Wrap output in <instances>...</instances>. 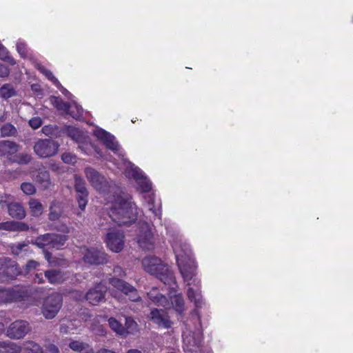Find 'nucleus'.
<instances>
[{
	"label": "nucleus",
	"mask_w": 353,
	"mask_h": 353,
	"mask_svg": "<svg viewBox=\"0 0 353 353\" xmlns=\"http://www.w3.org/2000/svg\"><path fill=\"white\" fill-rule=\"evenodd\" d=\"M68 136L74 141L79 143V148L85 154H89L94 150L99 157L108 161H112L118 168L123 170L125 175L129 179H133L137 183V188L143 192H149L152 190V183L147 178L142 170L134 164L128 161L124 158V152L121 148L118 142L115 141L114 136L101 128H97L94 130V134L100 140L107 148L111 150L119 158L114 161L112 159L104 157L97 148L92 145L87 134L74 127L68 128Z\"/></svg>",
	"instance_id": "1"
},
{
	"label": "nucleus",
	"mask_w": 353,
	"mask_h": 353,
	"mask_svg": "<svg viewBox=\"0 0 353 353\" xmlns=\"http://www.w3.org/2000/svg\"><path fill=\"white\" fill-rule=\"evenodd\" d=\"M176 263L180 273L186 283V294L189 301L196 308L204 305L201 290V281L196 277V265L192 256L189 245L181 239H176L172 243Z\"/></svg>",
	"instance_id": "2"
},
{
	"label": "nucleus",
	"mask_w": 353,
	"mask_h": 353,
	"mask_svg": "<svg viewBox=\"0 0 353 353\" xmlns=\"http://www.w3.org/2000/svg\"><path fill=\"white\" fill-rule=\"evenodd\" d=\"M105 210L110 218L119 225H130L142 215V211L137 208L132 196L125 192L110 196Z\"/></svg>",
	"instance_id": "3"
},
{
	"label": "nucleus",
	"mask_w": 353,
	"mask_h": 353,
	"mask_svg": "<svg viewBox=\"0 0 353 353\" xmlns=\"http://www.w3.org/2000/svg\"><path fill=\"white\" fill-rule=\"evenodd\" d=\"M141 264L146 272L155 276L165 285H172V289L176 286L172 270L160 258L155 256H147L142 259Z\"/></svg>",
	"instance_id": "4"
},
{
	"label": "nucleus",
	"mask_w": 353,
	"mask_h": 353,
	"mask_svg": "<svg viewBox=\"0 0 353 353\" xmlns=\"http://www.w3.org/2000/svg\"><path fill=\"white\" fill-rule=\"evenodd\" d=\"M170 288L169 296L170 301L160 294L157 288L152 289L148 293L149 299L155 304L163 307L165 309L173 308L176 313L182 316L184 311L185 310V302L181 294H175L177 285L172 289V285H168Z\"/></svg>",
	"instance_id": "5"
},
{
	"label": "nucleus",
	"mask_w": 353,
	"mask_h": 353,
	"mask_svg": "<svg viewBox=\"0 0 353 353\" xmlns=\"http://www.w3.org/2000/svg\"><path fill=\"white\" fill-rule=\"evenodd\" d=\"M136 240L139 246L143 250H152L155 247V237L152 227L145 221L138 223Z\"/></svg>",
	"instance_id": "6"
},
{
	"label": "nucleus",
	"mask_w": 353,
	"mask_h": 353,
	"mask_svg": "<svg viewBox=\"0 0 353 353\" xmlns=\"http://www.w3.org/2000/svg\"><path fill=\"white\" fill-rule=\"evenodd\" d=\"M85 174L90 185L99 193H109L114 188L115 185L112 181H108L92 168H86Z\"/></svg>",
	"instance_id": "7"
},
{
	"label": "nucleus",
	"mask_w": 353,
	"mask_h": 353,
	"mask_svg": "<svg viewBox=\"0 0 353 353\" xmlns=\"http://www.w3.org/2000/svg\"><path fill=\"white\" fill-rule=\"evenodd\" d=\"M202 340V334L199 329L192 331L188 325H185L183 331V349L186 352H193L199 350Z\"/></svg>",
	"instance_id": "8"
},
{
	"label": "nucleus",
	"mask_w": 353,
	"mask_h": 353,
	"mask_svg": "<svg viewBox=\"0 0 353 353\" xmlns=\"http://www.w3.org/2000/svg\"><path fill=\"white\" fill-rule=\"evenodd\" d=\"M62 296L59 293H53L48 296L43 301L41 312L44 317L52 319L58 314L62 306Z\"/></svg>",
	"instance_id": "9"
},
{
	"label": "nucleus",
	"mask_w": 353,
	"mask_h": 353,
	"mask_svg": "<svg viewBox=\"0 0 353 353\" xmlns=\"http://www.w3.org/2000/svg\"><path fill=\"white\" fill-rule=\"evenodd\" d=\"M66 240L67 237L65 235L46 234L37 237L34 241V244L38 248L42 249H59L60 247L64 245Z\"/></svg>",
	"instance_id": "10"
},
{
	"label": "nucleus",
	"mask_w": 353,
	"mask_h": 353,
	"mask_svg": "<svg viewBox=\"0 0 353 353\" xmlns=\"http://www.w3.org/2000/svg\"><path fill=\"white\" fill-rule=\"evenodd\" d=\"M50 101L58 110L69 114L71 117L76 119H80L83 115V109L75 102L68 104L63 102L60 98L51 97Z\"/></svg>",
	"instance_id": "11"
},
{
	"label": "nucleus",
	"mask_w": 353,
	"mask_h": 353,
	"mask_svg": "<svg viewBox=\"0 0 353 353\" xmlns=\"http://www.w3.org/2000/svg\"><path fill=\"white\" fill-rule=\"evenodd\" d=\"M80 252L83 254V260L90 264H103L107 263V254L103 248H80Z\"/></svg>",
	"instance_id": "12"
},
{
	"label": "nucleus",
	"mask_w": 353,
	"mask_h": 353,
	"mask_svg": "<svg viewBox=\"0 0 353 353\" xmlns=\"http://www.w3.org/2000/svg\"><path fill=\"white\" fill-rule=\"evenodd\" d=\"M105 243L110 250L119 253L124 248L125 236L119 230H110L106 234Z\"/></svg>",
	"instance_id": "13"
},
{
	"label": "nucleus",
	"mask_w": 353,
	"mask_h": 353,
	"mask_svg": "<svg viewBox=\"0 0 353 353\" xmlns=\"http://www.w3.org/2000/svg\"><path fill=\"white\" fill-rule=\"evenodd\" d=\"M59 145L51 139H41L35 143L34 151L41 158L49 157L57 154Z\"/></svg>",
	"instance_id": "14"
},
{
	"label": "nucleus",
	"mask_w": 353,
	"mask_h": 353,
	"mask_svg": "<svg viewBox=\"0 0 353 353\" xmlns=\"http://www.w3.org/2000/svg\"><path fill=\"white\" fill-rule=\"evenodd\" d=\"M0 281H5L18 275V266L6 257L0 258Z\"/></svg>",
	"instance_id": "15"
},
{
	"label": "nucleus",
	"mask_w": 353,
	"mask_h": 353,
	"mask_svg": "<svg viewBox=\"0 0 353 353\" xmlns=\"http://www.w3.org/2000/svg\"><path fill=\"white\" fill-rule=\"evenodd\" d=\"M110 283L113 288L122 293L127 295L128 294L129 299L131 301H137L140 299L137 290L123 280L114 276L110 279Z\"/></svg>",
	"instance_id": "16"
},
{
	"label": "nucleus",
	"mask_w": 353,
	"mask_h": 353,
	"mask_svg": "<svg viewBox=\"0 0 353 353\" xmlns=\"http://www.w3.org/2000/svg\"><path fill=\"white\" fill-rule=\"evenodd\" d=\"M26 297L25 291L21 288L0 290V303L19 302Z\"/></svg>",
	"instance_id": "17"
},
{
	"label": "nucleus",
	"mask_w": 353,
	"mask_h": 353,
	"mask_svg": "<svg viewBox=\"0 0 353 353\" xmlns=\"http://www.w3.org/2000/svg\"><path fill=\"white\" fill-rule=\"evenodd\" d=\"M29 331L30 327L26 321H16L9 325L7 336L12 339H19L24 337Z\"/></svg>",
	"instance_id": "18"
},
{
	"label": "nucleus",
	"mask_w": 353,
	"mask_h": 353,
	"mask_svg": "<svg viewBox=\"0 0 353 353\" xmlns=\"http://www.w3.org/2000/svg\"><path fill=\"white\" fill-rule=\"evenodd\" d=\"M74 187L77 192V198L79 207L81 210H84L88 203V193L84 181L77 175L74 176Z\"/></svg>",
	"instance_id": "19"
},
{
	"label": "nucleus",
	"mask_w": 353,
	"mask_h": 353,
	"mask_svg": "<svg viewBox=\"0 0 353 353\" xmlns=\"http://www.w3.org/2000/svg\"><path fill=\"white\" fill-rule=\"evenodd\" d=\"M106 290V287L99 283L87 292L85 295L86 300L92 305H97L104 299Z\"/></svg>",
	"instance_id": "20"
},
{
	"label": "nucleus",
	"mask_w": 353,
	"mask_h": 353,
	"mask_svg": "<svg viewBox=\"0 0 353 353\" xmlns=\"http://www.w3.org/2000/svg\"><path fill=\"white\" fill-rule=\"evenodd\" d=\"M150 319L159 327L162 328H170L172 326L169 316L167 314L161 310L154 309L150 312Z\"/></svg>",
	"instance_id": "21"
},
{
	"label": "nucleus",
	"mask_w": 353,
	"mask_h": 353,
	"mask_svg": "<svg viewBox=\"0 0 353 353\" xmlns=\"http://www.w3.org/2000/svg\"><path fill=\"white\" fill-rule=\"evenodd\" d=\"M18 145L11 141H4L0 143V154L6 157L15 154L18 151Z\"/></svg>",
	"instance_id": "22"
},
{
	"label": "nucleus",
	"mask_w": 353,
	"mask_h": 353,
	"mask_svg": "<svg viewBox=\"0 0 353 353\" xmlns=\"http://www.w3.org/2000/svg\"><path fill=\"white\" fill-rule=\"evenodd\" d=\"M45 277L51 284H59L64 281V274L57 270H49L44 272Z\"/></svg>",
	"instance_id": "23"
},
{
	"label": "nucleus",
	"mask_w": 353,
	"mask_h": 353,
	"mask_svg": "<svg viewBox=\"0 0 353 353\" xmlns=\"http://www.w3.org/2000/svg\"><path fill=\"white\" fill-rule=\"evenodd\" d=\"M10 215L16 219H21L25 217L26 212L22 205L17 203H11L8 205Z\"/></svg>",
	"instance_id": "24"
},
{
	"label": "nucleus",
	"mask_w": 353,
	"mask_h": 353,
	"mask_svg": "<svg viewBox=\"0 0 353 353\" xmlns=\"http://www.w3.org/2000/svg\"><path fill=\"white\" fill-rule=\"evenodd\" d=\"M34 180L41 185L43 189H48L51 185L50 174L47 171H39L38 174L34 178Z\"/></svg>",
	"instance_id": "25"
},
{
	"label": "nucleus",
	"mask_w": 353,
	"mask_h": 353,
	"mask_svg": "<svg viewBox=\"0 0 353 353\" xmlns=\"http://www.w3.org/2000/svg\"><path fill=\"white\" fill-rule=\"evenodd\" d=\"M144 199L148 202V208L151 211L155 217L161 219V213L160 210V205L158 203L154 205L155 201L152 194H149L144 196Z\"/></svg>",
	"instance_id": "26"
},
{
	"label": "nucleus",
	"mask_w": 353,
	"mask_h": 353,
	"mask_svg": "<svg viewBox=\"0 0 353 353\" xmlns=\"http://www.w3.org/2000/svg\"><path fill=\"white\" fill-rule=\"evenodd\" d=\"M22 353H43L41 346L31 341H26L21 346Z\"/></svg>",
	"instance_id": "27"
},
{
	"label": "nucleus",
	"mask_w": 353,
	"mask_h": 353,
	"mask_svg": "<svg viewBox=\"0 0 353 353\" xmlns=\"http://www.w3.org/2000/svg\"><path fill=\"white\" fill-rule=\"evenodd\" d=\"M12 252L18 256H25L30 252V248L26 243H19L12 245Z\"/></svg>",
	"instance_id": "28"
},
{
	"label": "nucleus",
	"mask_w": 353,
	"mask_h": 353,
	"mask_svg": "<svg viewBox=\"0 0 353 353\" xmlns=\"http://www.w3.org/2000/svg\"><path fill=\"white\" fill-rule=\"evenodd\" d=\"M108 323L110 328L119 335H125V329L122 324L114 318H110Z\"/></svg>",
	"instance_id": "29"
},
{
	"label": "nucleus",
	"mask_w": 353,
	"mask_h": 353,
	"mask_svg": "<svg viewBox=\"0 0 353 353\" xmlns=\"http://www.w3.org/2000/svg\"><path fill=\"white\" fill-rule=\"evenodd\" d=\"M29 207L33 216H38L43 212V205L35 199H31L29 201Z\"/></svg>",
	"instance_id": "30"
},
{
	"label": "nucleus",
	"mask_w": 353,
	"mask_h": 353,
	"mask_svg": "<svg viewBox=\"0 0 353 353\" xmlns=\"http://www.w3.org/2000/svg\"><path fill=\"white\" fill-rule=\"evenodd\" d=\"M37 69L43 74L49 80H50L57 87L59 88L61 87V84L59 83V81L55 78V77L52 74V73L46 69L43 66H42L40 64H37Z\"/></svg>",
	"instance_id": "31"
},
{
	"label": "nucleus",
	"mask_w": 353,
	"mask_h": 353,
	"mask_svg": "<svg viewBox=\"0 0 353 353\" xmlns=\"http://www.w3.org/2000/svg\"><path fill=\"white\" fill-rule=\"evenodd\" d=\"M39 265V263L34 260H30L23 267L21 270H19L18 268L19 274H27L29 272H30L32 270H35L38 266Z\"/></svg>",
	"instance_id": "32"
},
{
	"label": "nucleus",
	"mask_w": 353,
	"mask_h": 353,
	"mask_svg": "<svg viewBox=\"0 0 353 353\" xmlns=\"http://www.w3.org/2000/svg\"><path fill=\"white\" fill-rule=\"evenodd\" d=\"M15 91L9 84H5L0 88V96L3 99H8L14 96Z\"/></svg>",
	"instance_id": "33"
},
{
	"label": "nucleus",
	"mask_w": 353,
	"mask_h": 353,
	"mask_svg": "<svg viewBox=\"0 0 353 353\" xmlns=\"http://www.w3.org/2000/svg\"><path fill=\"white\" fill-rule=\"evenodd\" d=\"M125 334H133L137 331V323L130 317L125 318Z\"/></svg>",
	"instance_id": "34"
},
{
	"label": "nucleus",
	"mask_w": 353,
	"mask_h": 353,
	"mask_svg": "<svg viewBox=\"0 0 353 353\" xmlns=\"http://www.w3.org/2000/svg\"><path fill=\"white\" fill-rule=\"evenodd\" d=\"M69 347L73 351L81 352L83 350H86L89 345L79 341H72L69 343Z\"/></svg>",
	"instance_id": "35"
},
{
	"label": "nucleus",
	"mask_w": 353,
	"mask_h": 353,
	"mask_svg": "<svg viewBox=\"0 0 353 353\" xmlns=\"http://www.w3.org/2000/svg\"><path fill=\"white\" fill-rule=\"evenodd\" d=\"M0 59L7 61L11 65H14L16 63L14 59L9 55L7 49L2 45L0 46Z\"/></svg>",
	"instance_id": "36"
},
{
	"label": "nucleus",
	"mask_w": 353,
	"mask_h": 353,
	"mask_svg": "<svg viewBox=\"0 0 353 353\" xmlns=\"http://www.w3.org/2000/svg\"><path fill=\"white\" fill-rule=\"evenodd\" d=\"M1 134L3 136H12L17 132L16 128L10 123H6L1 128Z\"/></svg>",
	"instance_id": "37"
},
{
	"label": "nucleus",
	"mask_w": 353,
	"mask_h": 353,
	"mask_svg": "<svg viewBox=\"0 0 353 353\" xmlns=\"http://www.w3.org/2000/svg\"><path fill=\"white\" fill-rule=\"evenodd\" d=\"M21 189L27 195H32L36 192V188L31 183H23L21 185Z\"/></svg>",
	"instance_id": "38"
},
{
	"label": "nucleus",
	"mask_w": 353,
	"mask_h": 353,
	"mask_svg": "<svg viewBox=\"0 0 353 353\" xmlns=\"http://www.w3.org/2000/svg\"><path fill=\"white\" fill-rule=\"evenodd\" d=\"M17 50L19 52V54L21 55V57L26 58L28 56V50L26 47V44L21 41H19L17 43Z\"/></svg>",
	"instance_id": "39"
},
{
	"label": "nucleus",
	"mask_w": 353,
	"mask_h": 353,
	"mask_svg": "<svg viewBox=\"0 0 353 353\" xmlns=\"http://www.w3.org/2000/svg\"><path fill=\"white\" fill-rule=\"evenodd\" d=\"M4 353H22L21 346H19L14 343L9 341Z\"/></svg>",
	"instance_id": "40"
},
{
	"label": "nucleus",
	"mask_w": 353,
	"mask_h": 353,
	"mask_svg": "<svg viewBox=\"0 0 353 353\" xmlns=\"http://www.w3.org/2000/svg\"><path fill=\"white\" fill-rule=\"evenodd\" d=\"M60 209L59 207H56L55 204H53L50 207V212L49 214V217L50 220L54 221L59 218L60 216Z\"/></svg>",
	"instance_id": "41"
},
{
	"label": "nucleus",
	"mask_w": 353,
	"mask_h": 353,
	"mask_svg": "<svg viewBox=\"0 0 353 353\" xmlns=\"http://www.w3.org/2000/svg\"><path fill=\"white\" fill-rule=\"evenodd\" d=\"M46 259L50 263V265L63 266L65 264V261L63 259L51 260V254L49 252L45 253Z\"/></svg>",
	"instance_id": "42"
},
{
	"label": "nucleus",
	"mask_w": 353,
	"mask_h": 353,
	"mask_svg": "<svg viewBox=\"0 0 353 353\" xmlns=\"http://www.w3.org/2000/svg\"><path fill=\"white\" fill-rule=\"evenodd\" d=\"M28 123L32 129L36 130L41 126L42 120L40 117H36L30 119Z\"/></svg>",
	"instance_id": "43"
},
{
	"label": "nucleus",
	"mask_w": 353,
	"mask_h": 353,
	"mask_svg": "<svg viewBox=\"0 0 353 353\" xmlns=\"http://www.w3.org/2000/svg\"><path fill=\"white\" fill-rule=\"evenodd\" d=\"M61 159L65 163H74L77 158L71 153L65 152L62 154Z\"/></svg>",
	"instance_id": "44"
},
{
	"label": "nucleus",
	"mask_w": 353,
	"mask_h": 353,
	"mask_svg": "<svg viewBox=\"0 0 353 353\" xmlns=\"http://www.w3.org/2000/svg\"><path fill=\"white\" fill-rule=\"evenodd\" d=\"M14 225H15L14 221H8V222L0 223V229L6 230H15Z\"/></svg>",
	"instance_id": "45"
},
{
	"label": "nucleus",
	"mask_w": 353,
	"mask_h": 353,
	"mask_svg": "<svg viewBox=\"0 0 353 353\" xmlns=\"http://www.w3.org/2000/svg\"><path fill=\"white\" fill-rule=\"evenodd\" d=\"M42 132L46 136L52 135L54 132V128L52 125H45L41 129Z\"/></svg>",
	"instance_id": "46"
},
{
	"label": "nucleus",
	"mask_w": 353,
	"mask_h": 353,
	"mask_svg": "<svg viewBox=\"0 0 353 353\" xmlns=\"http://www.w3.org/2000/svg\"><path fill=\"white\" fill-rule=\"evenodd\" d=\"M9 69L4 65H0V77H5L9 74Z\"/></svg>",
	"instance_id": "47"
},
{
	"label": "nucleus",
	"mask_w": 353,
	"mask_h": 353,
	"mask_svg": "<svg viewBox=\"0 0 353 353\" xmlns=\"http://www.w3.org/2000/svg\"><path fill=\"white\" fill-rule=\"evenodd\" d=\"M46 350L49 353H59V348L54 344L50 343L46 345Z\"/></svg>",
	"instance_id": "48"
},
{
	"label": "nucleus",
	"mask_w": 353,
	"mask_h": 353,
	"mask_svg": "<svg viewBox=\"0 0 353 353\" xmlns=\"http://www.w3.org/2000/svg\"><path fill=\"white\" fill-rule=\"evenodd\" d=\"M14 227H15V230H21V231L26 230L28 228V227L26 224H25L23 223H19V222H15Z\"/></svg>",
	"instance_id": "49"
},
{
	"label": "nucleus",
	"mask_w": 353,
	"mask_h": 353,
	"mask_svg": "<svg viewBox=\"0 0 353 353\" xmlns=\"http://www.w3.org/2000/svg\"><path fill=\"white\" fill-rule=\"evenodd\" d=\"M113 272L114 276H123L125 275V272L119 266L114 268Z\"/></svg>",
	"instance_id": "50"
},
{
	"label": "nucleus",
	"mask_w": 353,
	"mask_h": 353,
	"mask_svg": "<svg viewBox=\"0 0 353 353\" xmlns=\"http://www.w3.org/2000/svg\"><path fill=\"white\" fill-rule=\"evenodd\" d=\"M34 281L38 284H41L44 283V279L43 278L42 274H36L34 278Z\"/></svg>",
	"instance_id": "51"
},
{
	"label": "nucleus",
	"mask_w": 353,
	"mask_h": 353,
	"mask_svg": "<svg viewBox=\"0 0 353 353\" xmlns=\"http://www.w3.org/2000/svg\"><path fill=\"white\" fill-rule=\"evenodd\" d=\"M9 341H0V353H4Z\"/></svg>",
	"instance_id": "52"
},
{
	"label": "nucleus",
	"mask_w": 353,
	"mask_h": 353,
	"mask_svg": "<svg viewBox=\"0 0 353 353\" xmlns=\"http://www.w3.org/2000/svg\"><path fill=\"white\" fill-rule=\"evenodd\" d=\"M31 159V157L28 154H25L22 156L21 159L20 161L23 163H28Z\"/></svg>",
	"instance_id": "53"
},
{
	"label": "nucleus",
	"mask_w": 353,
	"mask_h": 353,
	"mask_svg": "<svg viewBox=\"0 0 353 353\" xmlns=\"http://www.w3.org/2000/svg\"><path fill=\"white\" fill-rule=\"evenodd\" d=\"M61 91L68 98H69V99L70 98L71 94L66 89H65L64 88H61Z\"/></svg>",
	"instance_id": "54"
},
{
	"label": "nucleus",
	"mask_w": 353,
	"mask_h": 353,
	"mask_svg": "<svg viewBox=\"0 0 353 353\" xmlns=\"http://www.w3.org/2000/svg\"><path fill=\"white\" fill-rule=\"evenodd\" d=\"M127 353H143L141 350L137 349L129 350Z\"/></svg>",
	"instance_id": "55"
},
{
	"label": "nucleus",
	"mask_w": 353,
	"mask_h": 353,
	"mask_svg": "<svg viewBox=\"0 0 353 353\" xmlns=\"http://www.w3.org/2000/svg\"><path fill=\"white\" fill-rule=\"evenodd\" d=\"M112 295L115 297L116 299H120V296L117 294V292H112Z\"/></svg>",
	"instance_id": "56"
},
{
	"label": "nucleus",
	"mask_w": 353,
	"mask_h": 353,
	"mask_svg": "<svg viewBox=\"0 0 353 353\" xmlns=\"http://www.w3.org/2000/svg\"><path fill=\"white\" fill-rule=\"evenodd\" d=\"M86 350H87V351L85 353H94L92 348H89V349L87 348Z\"/></svg>",
	"instance_id": "57"
},
{
	"label": "nucleus",
	"mask_w": 353,
	"mask_h": 353,
	"mask_svg": "<svg viewBox=\"0 0 353 353\" xmlns=\"http://www.w3.org/2000/svg\"><path fill=\"white\" fill-rule=\"evenodd\" d=\"M4 330V325L2 323H0V332Z\"/></svg>",
	"instance_id": "58"
},
{
	"label": "nucleus",
	"mask_w": 353,
	"mask_h": 353,
	"mask_svg": "<svg viewBox=\"0 0 353 353\" xmlns=\"http://www.w3.org/2000/svg\"><path fill=\"white\" fill-rule=\"evenodd\" d=\"M32 89L34 90H37V85H32Z\"/></svg>",
	"instance_id": "59"
}]
</instances>
